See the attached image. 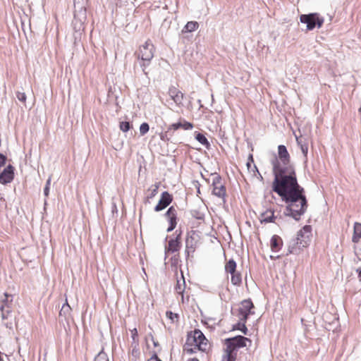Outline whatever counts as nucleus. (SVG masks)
Segmentation results:
<instances>
[{
	"label": "nucleus",
	"mask_w": 361,
	"mask_h": 361,
	"mask_svg": "<svg viewBox=\"0 0 361 361\" xmlns=\"http://www.w3.org/2000/svg\"><path fill=\"white\" fill-rule=\"evenodd\" d=\"M273 190L287 204L284 215L299 221L307 208L304 188L298 185L294 167L281 168L274 159Z\"/></svg>",
	"instance_id": "1"
},
{
	"label": "nucleus",
	"mask_w": 361,
	"mask_h": 361,
	"mask_svg": "<svg viewBox=\"0 0 361 361\" xmlns=\"http://www.w3.org/2000/svg\"><path fill=\"white\" fill-rule=\"evenodd\" d=\"M208 341L203 333L200 329H195L188 334L186 343L184 345V351L189 354H192L200 350L205 351L207 350Z\"/></svg>",
	"instance_id": "2"
},
{
	"label": "nucleus",
	"mask_w": 361,
	"mask_h": 361,
	"mask_svg": "<svg viewBox=\"0 0 361 361\" xmlns=\"http://www.w3.org/2000/svg\"><path fill=\"white\" fill-rule=\"evenodd\" d=\"M310 226H305L298 232L296 238L290 242L288 252L290 254H298L302 248L307 247L310 243Z\"/></svg>",
	"instance_id": "3"
},
{
	"label": "nucleus",
	"mask_w": 361,
	"mask_h": 361,
	"mask_svg": "<svg viewBox=\"0 0 361 361\" xmlns=\"http://www.w3.org/2000/svg\"><path fill=\"white\" fill-rule=\"evenodd\" d=\"M154 51L155 48L154 44L150 40H147L143 45L140 47L138 51L136 52L137 59L142 61V63H140V66L145 75H147L146 68L149 65L151 60L153 59Z\"/></svg>",
	"instance_id": "4"
},
{
	"label": "nucleus",
	"mask_w": 361,
	"mask_h": 361,
	"mask_svg": "<svg viewBox=\"0 0 361 361\" xmlns=\"http://www.w3.org/2000/svg\"><path fill=\"white\" fill-rule=\"evenodd\" d=\"M300 20L302 23L306 24L308 30H312L316 27H321L324 22V18L317 13L302 14Z\"/></svg>",
	"instance_id": "5"
},
{
	"label": "nucleus",
	"mask_w": 361,
	"mask_h": 361,
	"mask_svg": "<svg viewBox=\"0 0 361 361\" xmlns=\"http://www.w3.org/2000/svg\"><path fill=\"white\" fill-rule=\"evenodd\" d=\"M274 159H276V161L279 163V166H281V168L293 167L290 164V154H289V153L287 150V148L285 145H280L278 146V157L274 156L271 160V164L273 168H274Z\"/></svg>",
	"instance_id": "6"
},
{
	"label": "nucleus",
	"mask_w": 361,
	"mask_h": 361,
	"mask_svg": "<svg viewBox=\"0 0 361 361\" xmlns=\"http://www.w3.org/2000/svg\"><path fill=\"white\" fill-rule=\"evenodd\" d=\"M247 342L251 343L252 341L250 339L243 336H236L224 340L225 345L235 352L240 348L246 347Z\"/></svg>",
	"instance_id": "7"
},
{
	"label": "nucleus",
	"mask_w": 361,
	"mask_h": 361,
	"mask_svg": "<svg viewBox=\"0 0 361 361\" xmlns=\"http://www.w3.org/2000/svg\"><path fill=\"white\" fill-rule=\"evenodd\" d=\"M212 194L216 197L224 198L226 190L222 183L221 177L218 174H212Z\"/></svg>",
	"instance_id": "8"
},
{
	"label": "nucleus",
	"mask_w": 361,
	"mask_h": 361,
	"mask_svg": "<svg viewBox=\"0 0 361 361\" xmlns=\"http://www.w3.org/2000/svg\"><path fill=\"white\" fill-rule=\"evenodd\" d=\"M197 235L193 231L187 234L185 239V252L188 255L195 252L197 243Z\"/></svg>",
	"instance_id": "9"
},
{
	"label": "nucleus",
	"mask_w": 361,
	"mask_h": 361,
	"mask_svg": "<svg viewBox=\"0 0 361 361\" xmlns=\"http://www.w3.org/2000/svg\"><path fill=\"white\" fill-rule=\"evenodd\" d=\"M165 216L167 218L169 222V226L166 231L167 232H171L176 228L177 224L176 209L173 206L170 207L166 212Z\"/></svg>",
	"instance_id": "10"
},
{
	"label": "nucleus",
	"mask_w": 361,
	"mask_h": 361,
	"mask_svg": "<svg viewBox=\"0 0 361 361\" xmlns=\"http://www.w3.org/2000/svg\"><path fill=\"white\" fill-rule=\"evenodd\" d=\"M172 196L168 192L165 191L161 193V198L158 204L155 206L154 210L160 212L167 207L172 202Z\"/></svg>",
	"instance_id": "11"
},
{
	"label": "nucleus",
	"mask_w": 361,
	"mask_h": 361,
	"mask_svg": "<svg viewBox=\"0 0 361 361\" xmlns=\"http://www.w3.org/2000/svg\"><path fill=\"white\" fill-rule=\"evenodd\" d=\"M168 94L170 98L176 103V105H183L184 94L179 90L173 86H171L169 89Z\"/></svg>",
	"instance_id": "12"
},
{
	"label": "nucleus",
	"mask_w": 361,
	"mask_h": 361,
	"mask_svg": "<svg viewBox=\"0 0 361 361\" xmlns=\"http://www.w3.org/2000/svg\"><path fill=\"white\" fill-rule=\"evenodd\" d=\"M14 169L11 165H8L0 173V183L6 184L11 183L14 178Z\"/></svg>",
	"instance_id": "13"
},
{
	"label": "nucleus",
	"mask_w": 361,
	"mask_h": 361,
	"mask_svg": "<svg viewBox=\"0 0 361 361\" xmlns=\"http://www.w3.org/2000/svg\"><path fill=\"white\" fill-rule=\"evenodd\" d=\"M277 216L274 215V212L269 209L260 214L261 223H274Z\"/></svg>",
	"instance_id": "14"
},
{
	"label": "nucleus",
	"mask_w": 361,
	"mask_h": 361,
	"mask_svg": "<svg viewBox=\"0 0 361 361\" xmlns=\"http://www.w3.org/2000/svg\"><path fill=\"white\" fill-rule=\"evenodd\" d=\"M180 235H181V231L179 232L178 234H177L176 238L171 239L169 241L168 245V250L171 252H175L179 250L180 247Z\"/></svg>",
	"instance_id": "15"
},
{
	"label": "nucleus",
	"mask_w": 361,
	"mask_h": 361,
	"mask_svg": "<svg viewBox=\"0 0 361 361\" xmlns=\"http://www.w3.org/2000/svg\"><path fill=\"white\" fill-rule=\"evenodd\" d=\"M283 243L281 237L274 235L271 237L270 241V246L272 252H279L281 247Z\"/></svg>",
	"instance_id": "16"
},
{
	"label": "nucleus",
	"mask_w": 361,
	"mask_h": 361,
	"mask_svg": "<svg viewBox=\"0 0 361 361\" xmlns=\"http://www.w3.org/2000/svg\"><path fill=\"white\" fill-rule=\"evenodd\" d=\"M254 307V305L250 300H244L241 302V306L240 307L238 311L245 312L249 314H254V312H252V309Z\"/></svg>",
	"instance_id": "17"
},
{
	"label": "nucleus",
	"mask_w": 361,
	"mask_h": 361,
	"mask_svg": "<svg viewBox=\"0 0 361 361\" xmlns=\"http://www.w3.org/2000/svg\"><path fill=\"white\" fill-rule=\"evenodd\" d=\"M237 352L226 346L222 361H235Z\"/></svg>",
	"instance_id": "18"
},
{
	"label": "nucleus",
	"mask_w": 361,
	"mask_h": 361,
	"mask_svg": "<svg viewBox=\"0 0 361 361\" xmlns=\"http://www.w3.org/2000/svg\"><path fill=\"white\" fill-rule=\"evenodd\" d=\"M361 238V224L355 223L354 225V233L353 236V242L358 243Z\"/></svg>",
	"instance_id": "19"
},
{
	"label": "nucleus",
	"mask_w": 361,
	"mask_h": 361,
	"mask_svg": "<svg viewBox=\"0 0 361 361\" xmlns=\"http://www.w3.org/2000/svg\"><path fill=\"white\" fill-rule=\"evenodd\" d=\"M199 27L198 23L196 21L188 22L183 27V32H191L197 30Z\"/></svg>",
	"instance_id": "20"
},
{
	"label": "nucleus",
	"mask_w": 361,
	"mask_h": 361,
	"mask_svg": "<svg viewBox=\"0 0 361 361\" xmlns=\"http://www.w3.org/2000/svg\"><path fill=\"white\" fill-rule=\"evenodd\" d=\"M225 271L227 273L233 274L236 272V262L233 259L228 260L225 265Z\"/></svg>",
	"instance_id": "21"
},
{
	"label": "nucleus",
	"mask_w": 361,
	"mask_h": 361,
	"mask_svg": "<svg viewBox=\"0 0 361 361\" xmlns=\"http://www.w3.org/2000/svg\"><path fill=\"white\" fill-rule=\"evenodd\" d=\"M71 310V308L66 300V302L61 307V309L59 312V316L64 317L65 318H66L68 316H69Z\"/></svg>",
	"instance_id": "22"
},
{
	"label": "nucleus",
	"mask_w": 361,
	"mask_h": 361,
	"mask_svg": "<svg viewBox=\"0 0 361 361\" xmlns=\"http://www.w3.org/2000/svg\"><path fill=\"white\" fill-rule=\"evenodd\" d=\"M231 274V283L234 286H240L242 282L241 274L238 272H234Z\"/></svg>",
	"instance_id": "23"
},
{
	"label": "nucleus",
	"mask_w": 361,
	"mask_h": 361,
	"mask_svg": "<svg viewBox=\"0 0 361 361\" xmlns=\"http://www.w3.org/2000/svg\"><path fill=\"white\" fill-rule=\"evenodd\" d=\"M181 279H182V283L180 282V280H177V283H176V286L175 287L176 291L178 294H183V293L184 290H185V280H184V277H183V275H182Z\"/></svg>",
	"instance_id": "24"
},
{
	"label": "nucleus",
	"mask_w": 361,
	"mask_h": 361,
	"mask_svg": "<svg viewBox=\"0 0 361 361\" xmlns=\"http://www.w3.org/2000/svg\"><path fill=\"white\" fill-rule=\"evenodd\" d=\"M159 184V183H156L149 188L148 191L150 192L147 196L149 199L153 198L157 194Z\"/></svg>",
	"instance_id": "25"
},
{
	"label": "nucleus",
	"mask_w": 361,
	"mask_h": 361,
	"mask_svg": "<svg viewBox=\"0 0 361 361\" xmlns=\"http://www.w3.org/2000/svg\"><path fill=\"white\" fill-rule=\"evenodd\" d=\"M233 330H239L245 335L247 334L248 331L247 326H245V323L243 322H238L235 324L233 327Z\"/></svg>",
	"instance_id": "26"
},
{
	"label": "nucleus",
	"mask_w": 361,
	"mask_h": 361,
	"mask_svg": "<svg viewBox=\"0 0 361 361\" xmlns=\"http://www.w3.org/2000/svg\"><path fill=\"white\" fill-rule=\"evenodd\" d=\"M195 139L202 145L206 146L207 148L209 147V143L207 137L203 134L198 133L195 135Z\"/></svg>",
	"instance_id": "27"
},
{
	"label": "nucleus",
	"mask_w": 361,
	"mask_h": 361,
	"mask_svg": "<svg viewBox=\"0 0 361 361\" xmlns=\"http://www.w3.org/2000/svg\"><path fill=\"white\" fill-rule=\"evenodd\" d=\"M131 337L133 339V343H135V347H136L138 345V334L136 328H134L131 331Z\"/></svg>",
	"instance_id": "28"
},
{
	"label": "nucleus",
	"mask_w": 361,
	"mask_h": 361,
	"mask_svg": "<svg viewBox=\"0 0 361 361\" xmlns=\"http://www.w3.org/2000/svg\"><path fill=\"white\" fill-rule=\"evenodd\" d=\"M131 128V125L128 121H122L120 123V129L123 132L128 131Z\"/></svg>",
	"instance_id": "29"
},
{
	"label": "nucleus",
	"mask_w": 361,
	"mask_h": 361,
	"mask_svg": "<svg viewBox=\"0 0 361 361\" xmlns=\"http://www.w3.org/2000/svg\"><path fill=\"white\" fill-rule=\"evenodd\" d=\"M149 130V126L147 123H142L140 126V133L141 135H145Z\"/></svg>",
	"instance_id": "30"
},
{
	"label": "nucleus",
	"mask_w": 361,
	"mask_h": 361,
	"mask_svg": "<svg viewBox=\"0 0 361 361\" xmlns=\"http://www.w3.org/2000/svg\"><path fill=\"white\" fill-rule=\"evenodd\" d=\"M9 307L6 305H1L0 310L1 311V317L3 319H5L8 317V314L10 312L8 310Z\"/></svg>",
	"instance_id": "31"
},
{
	"label": "nucleus",
	"mask_w": 361,
	"mask_h": 361,
	"mask_svg": "<svg viewBox=\"0 0 361 361\" xmlns=\"http://www.w3.org/2000/svg\"><path fill=\"white\" fill-rule=\"evenodd\" d=\"M355 243L356 245L355 246V254L358 259L361 260V242L359 240L358 243Z\"/></svg>",
	"instance_id": "32"
},
{
	"label": "nucleus",
	"mask_w": 361,
	"mask_h": 361,
	"mask_svg": "<svg viewBox=\"0 0 361 361\" xmlns=\"http://www.w3.org/2000/svg\"><path fill=\"white\" fill-rule=\"evenodd\" d=\"M250 314L245 312L238 311L239 322L245 323Z\"/></svg>",
	"instance_id": "33"
},
{
	"label": "nucleus",
	"mask_w": 361,
	"mask_h": 361,
	"mask_svg": "<svg viewBox=\"0 0 361 361\" xmlns=\"http://www.w3.org/2000/svg\"><path fill=\"white\" fill-rule=\"evenodd\" d=\"M192 128H193L192 123H191L188 121H183V123L181 122V128H183L185 130H191Z\"/></svg>",
	"instance_id": "34"
},
{
	"label": "nucleus",
	"mask_w": 361,
	"mask_h": 361,
	"mask_svg": "<svg viewBox=\"0 0 361 361\" xmlns=\"http://www.w3.org/2000/svg\"><path fill=\"white\" fill-rule=\"evenodd\" d=\"M50 184H51V178L49 177L47 180L46 185L44 188V195L46 197H48V195H49Z\"/></svg>",
	"instance_id": "35"
},
{
	"label": "nucleus",
	"mask_w": 361,
	"mask_h": 361,
	"mask_svg": "<svg viewBox=\"0 0 361 361\" xmlns=\"http://www.w3.org/2000/svg\"><path fill=\"white\" fill-rule=\"evenodd\" d=\"M16 97L19 101H20L22 102H25L26 95L24 92H18L16 94Z\"/></svg>",
	"instance_id": "36"
},
{
	"label": "nucleus",
	"mask_w": 361,
	"mask_h": 361,
	"mask_svg": "<svg viewBox=\"0 0 361 361\" xmlns=\"http://www.w3.org/2000/svg\"><path fill=\"white\" fill-rule=\"evenodd\" d=\"M179 128H181V122H178V123H176L171 124L169 127V130H178Z\"/></svg>",
	"instance_id": "37"
},
{
	"label": "nucleus",
	"mask_w": 361,
	"mask_h": 361,
	"mask_svg": "<svg viewBox=\"0 0 361 361\" xmlns=\"http://www.w3.org/2000/svg\"><path fill=\"white\" fill-rule=\"evenodd\" d=\"M73 26H74V29H76L78 25V30L79 31L82 29V24L81 22L78 21L77 20H75L73 22Z\"/></svg>",
	"instance_id": "38"
},
{
	"label": "nucleus",
	"mask_w": 361,
	"mask_h": 361,
	"mask_svg": "<svg viewBox=\"0 0 361 361\" xmlns=\"http://www.w3.org/2000/svg\"><path fill=\"white\" fill-rule=\"evenodd\" d=\"M304 157L305 159H307V152H308V147L307 145H302L300 148Z\"/></svg>",
	"instance_id": "39"
},
{
	"label": "nucleus",
	"mask_w": 361,
	"mask_h": 361,
	"mask_svg": "<svg viewBox=\"0 0 361 361\" xmlns=\"http://www.w3.org/2000/svg\"><path fill=\"white\" fill-rule=\"evenodd\" d=\"M6 161V157L3 154H0V167L5 165Z\"/></svg>",
	"instance_id": "40"
},
{
	"label": "nucleus",
	"mask_w": 361,
	"mask_h": 361,
	"mask_svg": "<svg viewBox=\"0 0 361 361\" xmlns=\"http://www.w3.org/2000/svg\"><path fill=\"white\" fill-rule=\"evenodd\" d=\"M166 315L170 319H173L174 317L178 318V314H174L172 312H166Z\"/></svg>",
	"instance_id": "41"
},
{
	"label": "nucleus",
	"mask_w": 361,
	"mask_h": 361,
	"mask_svg": "<svg viewBox=\"0 0 361 361\" xmlns=\"http://www.w3.org/2000/svg\"><path fill=\"white\" fill-rule=\"evenodd\" d=\"M253 171H254V172H257V174H258L259 178H260V180H263V177H262V176L260 174V173L259 172V171H258V169H257V167L255 165H254V166H253Z\"/></svg>",
	"instance_id": "42"
},
{
	"label": "nucleus",
	"mask_w": 361,
	"mask_h": 361,
	"mask_svg": "<svg viewBox=\"0 0 361 361\" xmlns=\"http://www.w3.org/2000/svg\"><path fill=\"white\" fill-rule=\"evenodd\" d=\"M148 361H161V360L158 357V356L156 354H154L151 357V358Z\"/></svg>",
	"instance_id": "43"
},
{
	"label": "nucleus",
	"mask_w": 361,
	"mask_h": 361,
	"mask_svg": "<svg viewBox=\"0 0 361 361\" xmlns=\"http://www.w3.org/2000/svg\"><path fill=\"white\" fill-rule=\"evenodd\" d=\"M298 145L301 147L302 145H307L306 144L303 143L302 138H296Z\"/></svg>",
	"instance_id": "44"
},
{
	"label": "nucleus",
	"mask_w": 361,
	"mask_h": 361,
	"mask_svg": "<svg viewBox=\"0 0 361 361\" xmlns=\"http://www.w3.org/2000/svg\"><path fill=\"white\" fill-rule=\"evenodd\" d=\"M357 271L358 272L359 280L361 281V267L357 269Z\"/></svg>",
	"instance_id": "45"
},
{
	"label": "nucleus",
	"mask_w": 361,
	"mask_h": 361,
	"mask_svg": "<svg viewBox=\"0 0 361 361\" xmlns=\"http://www.w3.org/2000/svg\"><path fill=\"white\" fill-rule=\"evenodd\" d=\"M94 361H109V360L107 359L99 357V358H96L94 360Z\"/></svg>",
	"instance_id": "46"
},
{
	"label": "nucleus",
	"mask_w": 361,
	"mask_h": 361,
	"mask_svg": "<svg viewBox=\"0 0 361 361\" xmlns=\"http://www.w3.org/2000/svg\"><path fill=\"white\" fill-rule=\"evenodd\" d=\"M252 162H250V161H247V164H246V165H247V169H248V170H250V168H251V166H252Z\"/></svg>",
	"instance_id": "47"
},
{
	"label": "nucleus",
	"mask_w": 361,
	"mask_h": 361,
	"mask_svg": "<svg viewBox=\"0 0 361 361\" xmlns=\"http://www.w3.org/2000/svg\"><path fill=\"white\" fill-rule=\"evenodd\" d=\"M248 161L254 162L253 157H252V154H250V155H249Z\"/></svg>",
	"instance_id": "48"
},
{
	"label": "nucleus",
	"mask_w": 361,
	"mask_h": 361,
	"mask_svg": "<svg viewBox=\"0 0 361 361\" xmlns=\"http://www.w3.org/2000/svg\"><path fill=\"white\" fill-rule=\"evenodd\" d=\"M4 297H5V299L3 300V302H6L8 300V298L9 297V295L6 293L4 294Z\"/></svg>",
	"instance_id": "49"
},
{
	"label": "nucleus",
	"mask_w": 361,
	"mask_h": 361,
	"mask_svg": "<svg viewBox=\"0 0 361 361\" xmlns=\"http://www.w3.org/2000/svg\"><path fill=\"white\" fill-rule=\"evenodd\" d=\"M0 361H4V354L0 352Z\"/></svg>",
	"instance_id": "50"
},
{
	"label": "nucleus",
	"mask_w": 361,
	"mask_h": 361,
	"mask_svg": "<svg viewBox=\"0 0 361 361\" xmlns=\"http://www.w3.org/2000/svg\"><path fill=\"white\" fill-rule=\"evenodd\" d=\"M188 361H199V360L197 358H191Z\"/></svg>",
	"instance_id": "51"
},
{
	"label": "nucleus",
	"mask_w": 361,
	"mask_h": 361,
	"mask_svg": "<svg viewBox=\"0 0 361 361\" xmlns=\"http://www.w3.org/2000/svg\"><path fill=\"white\" fill-rule=\"evenodd\" d=\"M0 200H1V201H4H4H5V199H4V197H1L0 198Z\"/></svg>",
	"instance_id": "52"
},
{
	"label": "nucleus",
	"mask_w": 361,
	"mask_h": 361,
	"mask_svg": "<svg viewBox=\"0 0 361 361\" xmlns=\"http://www.w3.org/2000/svg\"><path fill=\"white\" fill-rule=\"evenodd\" d=\"M161 139L162 140H164V135H161Z\"/></svg>",
	"instance_id": "53"
},
{
	"label": "nucleus",
	"mask_w": 361,
	"mask_h": 361,
	"mask_svg": "<svg viewBox=\"0 0 361 361\" xmlns=\"http://www.w3.org/2000/svg\"><path fill=\"white\" fill-rule=\"evenodd\" d=\"M154 346H157V343L154 341Z\"/></svg>",
	"instance_id": "54"
},
{
	"label": "nucleus",
	"mask_w": 361,
	"mask_h": 361,
	"mask_svg": "<svg viewBox=\"0 0 361 361\" xmlns=\"http://www.w3.org/2000/svg\"><path fill=\"white\" fill-rule=\"evenodd\" d=\"M360 111H361V107L360 108Z\"/></svg>",
	"instance_id": "55"
}]
</instances>
